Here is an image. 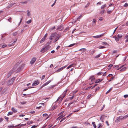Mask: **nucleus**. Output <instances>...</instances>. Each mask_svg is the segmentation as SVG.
<instances>
[{
  "label": "nucleus",
  "mask_w": 128,
  "mask_h": 128,
  "mask_svg": "<svg viewBox=\"0 0 128 128\" xmlns=\"http://www.w3.org/2000/svg\"><path fill=\"white\" fill-rule=\"evenodd\" d=\"M14 79V78H13L11 79V80H9L7 84L8 85H9L12 84Z\"/></svg>",
  "instance_id": "nucleus-1"
},
{
  "label": "nucleus",
  "mask_w": 128,
  "mask_h": 128,
  "mask_svg": "<svg viewBox=\"0 0 128 128\" xmlns=\"http://www.w3.org/2000/svg\"><path fill=\"white\" fill-rule=\"evenodd\" d=\"M48 49V47L45 46L42 48L40 50V52H44Z\"/></svg>",
  "instance_id": "nucleus-2"
},
{
  "label": "nucleus",
  "mask_w": 128,
  "mask_h": 128,
  "mask_svg": "<svg viewBox=\"0 0 128 128\" xmlns=\"http://www.w3.org/2000/svg\"><path fill=\"white\" fill-rule=\"evenodd\" d=\"M95 78L93 76H91L89 79V80H91V83H90V84L91 85L93 84Z\"/></svg>",
  "instance_id": "nucleus-3"
},
{
  "label": "nucleus",
  "mask_w": 128,
  "mask_h": 128,
  "mask_svg": "<svg viewBox=\"0 0 128 128\" xmlns=\"http://www.w3.org/2000/svg\"><path fill=\"white\" fill-rule=\"evenodd\" d=\"M56 33H52V34L50 36L49 38V39L50 40H52L54 38L55 36H56Z\"/></svg>",
  "instance_id": "nucleus-4"
},
{
  "label": "nucleus",
  "mask_w": 128,
  "mask_h": 128,
  "mask_svg": "<svg viewBox=\"0 0 128 128\" xmlns=\"http://www.w3.org/2000/svg\"><path fill=\"white\" fill-rule=\"evenodd\" d=\"M104 33H103L100 35H98L95 36H93V38H98L104 36Z\"/></svg>",
  "instance_id": "nucleus-5"
},
{
  "label": "nucleus",
  "mask_w": 128,
  "mask_h": 128,
  "mask_svg": "<svg viewBox=\"0 0 128 128\" xmlns=\"http://www.w3.org/2000/svg\"><path fill=\"white\" fill-rule=\"evenodd\" d=\"M36 58H33L30 62V64H33L36 60Z\"/></svg>",
  "instance_id": "nucleus-6"
},
{
  "label": "nucleus",
  "mask_w": 128,
  "mask_h": 128,
  "mask_svg": "<svg viewBox=\"0 0 128 128\" xmlns=\"http://www.w3.org/2000/svg\"><path fill=\"white\" fill-rule=\"evenodd\" d=\"M39 83V81L38 80L36 81L32 84V86H36Z\"/></svg>",
  "instance_id": "nucleus-7"
},
{
  "label": "nucleus",
  "mask_w": 128,
  "mask_h": 128,
  "mask_svg": "<svg viewBox=\"0 0 128 128\" xmlns=\"http://www.w3.org/2000/svg\"><path fill=\"white\" fill-rule=\"evenodd\" d=\"M66 66H63V67H61V68H60L58 70H57L56 71V72H60V71L62 70H63L65 68H66Z\"/></svg>",
  "instance_id": "nucleus-8"
},
{
  "label": "nucleus",
  "mask_w": 128,
  "mask_h": 128,
  "mask_svg": "<svg viewBox=\"0 0 128 128\" xmlns=\"http://www.w3.org/2000/svg\"><path fill=\"white\" fill-rule=\"evenodd\" d=\"M60 37V35L59 34L57 35V37L54 40V42H55L56 41H57L59 38Z\"/></svg>",
  "instance_id": "nucleus-9"
},
{
  "label": "nucleus",
  "mask_w": 128,
  "mask_h": 128,
  "mask_svg": "<svg viewBox=\"0 0 128 128\" xmlns=\"http://www.w3.org/2000/svg\"><path fill=\"white\" fill-rule=\"evenodd\" d=\"M42 105L43 106H44V103H42L39 104H38V106L37 108L38 109H40V108L41 107H42Z\"/></svg>",
  "instance_id": "nucleus-10"
},
{
  "label": "nucleus",
  "mask_w": 128,
  "mask_h": 128,
  "mask_svg": "<svg viewBox=\"0 0 128 128\" xmlns=\"http://www.w3.org/2000/svg\"><path fill=\"white\" fill-rule=\"evenodd\" d=\"M26 125V124H19L15 126H18V128H20L21 126H25Z\"/></svg>",
  "instance_id": "nucleus-11"
},
{
  "label": "nucleus",
  "mask_w": 128,
  "mask_h": 128,
  "mask_svg": "<svg viewBox=\"0 0 128 128\" xmlns=\"http://www.w3.org/2000/svg\"><path fill=\"white\" fill-rule=\"evenodd\" d=\"M50 82V80H49L47 82H46L44 84L42 85V87H44L45 86H46L48 84H49Z\"/></svg>",
  "instance_id": "nucleus-12"
},
{
  "label": "nucleus",
  "mask_w": 128,
  "mask_h": 128,
  "mask_svg": "<svg viewBox=\"0 0 128 128\" xmlns=\"http://www.w3.org/2000/svg\"><path fill=\"white\" fill-rule=\"evenodd\" d=\"M12 72L13 71H10V72L8 73L7 74L8 78L9 77L11 76Z\"/></svg>",
  "instance_id": "nucleus-13"
},
{
  "label": "nucleus",
  "mask_w": 128,
  "mask_h": 128,
  "mask_svg": "<svg viewBox=\"0 0 128 128\" xmlns=\"http://www.w3.org/2000/svg\"><path fill=\"white\" fill-rule=\"evenodd\" d=\"M120 119L119 117H118L115 120V122H120Z\"/></svg>",
  "instance_id": "nucleus-14"
},
{
  "label": "nucleus",
  "mask_w": 128,
  "mask_h": 128,
  "mask_svg": "<svg viewBox=\"0 0 128 128\" xmlns=\"http://www.w3.org/2000/svg\"><path fill=\"white\" fill-rule=\"evenodd\" d=\"M65 116V115H62L59 116L57 119V120H59L61 118H62L63 117Z\"/></svg>",
  "instance_id": "nucleus-15"
},
{
  "label": "nucleus",
  "mask_w": 128,
  "mask_h": 128,
  "mask_svg": "<svg viewBox=\"0 0 128 128\" xmlns=\"http://www.w3.org/2000/svg\"><path fill=\"white\" fill-rule=\"evenodd\" d=\"M12 110L14 113H16L17 112V110L14 108H12Z\"/></svg>",
  "instance_id": "nucleus-16"
},
{
  "label": "nucleus",
  "mask_w": 128,
  "mask_h": 128,
  "mask_svg": "<svg viewBox=\"0 0 128 128\" xmlns=\"http://www.w3.org/2000/svg\"><path fill=\"white\" fill-rule=\"evenodd\" d=\"M103 79L100 80V79H98L96 80L95 82L96 83H98L100 82Z\"/></svg>",
  "instance_id": "nucleus-17"
},
{
  "label": "nucleus",
  "mask_w": 128,
  "mask_h": 128,
  "mask_svg": "<svg viewBox=\"0 0 128 128\" xmlns=\"http://www.w3.org/2000/svg\"><path fill=\"white\" fill-rule=\"evenodd\" d=\"M68 90V89H67L66 90H65L63 93L62 95H65L66 96V94Z\"/></svg>",
  "instance_id": "nucleus-18"
},
{
  "label": "nucleus",
  "mask_w": 128,
  "mask_h": 128,
  "mask_svg": "<svg viewBox=\"0 0 128 128\" xmlns=\"http://www.w3.org/2000/svg\"><path fill=\"white\" fill-rule=\"evenodd\" d=\"M106 4H104V5L101 6V9H102L104 8L105 7H106Z\"/></svg>",
  "instance_id": "nucleus-19"
},
{
  "label": "nucleus",
  "mask_w": 128,
  "mask_h": 128,
  "mask_svg": "<svg viewBox=\"0 0 128 128\" xmlns=\"http://www.w3.org/2000/svg\"><path fill=\"white\" fill-rule=\"evenodd\" d=\"M113 38H114L116 41L118 42L119 40V38L118 37L114 36Z\"/></svg>",
  "instance_id": "nucleus-20"
},
{
  "label": "nucleus",
  "mask_w": 128,
  "mask_h": 128,
  "mask_svg": "<svg viewBox=\"0 0 128 128\" xmlns=\"http://www.w3.org/2000/svg\"><path fill=\"white\" fill-rule=\"evenodd\" d=\"M98 128H102V124L101 123H99L98 124Z\"/></svg>",
  "instance_id": "nucleus-21"
},
{
  "label": "nucleus",
  "mask_w": 128,
  "mask_h": 128,
  "mask_svg": "<svg viewBox=\"0 0 128 128\" xmlns=\"http://www.w3.org/2000/svg\"><path fill=\"white\" fill-rule=\"evenodd\" d=\"M104 116H101L100 118V120H101L102 121V122H103V119L104 118Z\"/></svg>",
  "instance_id": "nucleus-22"
},
{
  "label": "nucleus",
  "mask_w": 128,
  "mask_h": 128,
  "mask_svg": "<svg viewBox=\"0 0 128 128\" xmlns=\"http://www.w3.org/2000/svg\"><path fill=\"white\" fill-rule=\"evenodd\" d=\"M50 42H47L45 45V46L48 47V46H49L50 44Z\"/></svg>",
  "instance_id": "nucleus-23"
},
{
  "label": "nucleus",
  "mask_w": 128,
  "mask_h": 128,
  "mask_svg": "<svg viewBox=\"0 0 128 128\" xmlns=\"http://www.w3.org/2000/svg\"><path fill=\"white\" fill-rule=\"evenodd\" d=\"M46 38H43L40 41V42L42 43L44 42V41L45 40Z\"/></svg>",
  "instance_id": "nucleus-24"
},
{
  "label": "nucleus",
  "mask_w": 128,
  "mask_h": 128,
  "mask_svg": "<svg viewBox=\"0 0 128 128\" xmlns=\"http://www.w3.org/2000/svg\"><path fill=\"white\" fill-rule=\"evenodd\" d=\"M105 12V11L104 10H101L100 12V13L101 14H103Z\"/></svg>",
  "instance_id": "nucleus-25"
},
{
  "label": "nucleus",
  "mask_w": 128,
  "mask_h": 128,
  "mask_svg": "<svg viewBox=\"0 0 128 128\" xmlns=\"http://www.w3.org/2000/svg\"><path fill=\"white\" fill-rule=\"evenodd\" d=\"M101 54H100L97 55L95 56L94 57V58H99L101 55Z\"/></svg>",
  "instance_id": "nucleus-26"
},
{
  "label": "nucleus",
  "mask_w": 128,
  "mask_h": 128,
  "mask_svg": "<svg viewBox=\"0 0 128 128\" xmlns=\"http://www.w3.org/2000/svg\"><path fill=\"white\" fill-rule=\"evenodd\" d=\"M92 124L93 125L94 128H96V126L95 124V122H92Z\"/></svg>",
  "instance_id": "nucleus-27"
},
{
  "label": "nucleus",
  "mask_w": 128,
  "mask_h": 128,
  "mask_svg": "<svg viewBox=\"0 0 128 128\" xmlns=\"http://www.w3.org/2000/svg\"><path fill=\"white\" fill-rule=\"evenodd\" d=\"M65 96V95H62H62H61V96L60 97V98H61V100H61V101H62V100L63 99V98Z\"/></svg>",
  "instance_id": "nucleus-28"
},
{
  "label": "nucleus",
  "mask_w": 128,
  "mask_h": 128,
  "mask_svg": "<svg viewBox=\"0 0 128 128\" xmlns=\"http://www.w3.org/2000/svg\"><path fill=\"white\" fill-rule=\"evenodd\" d=\"M74 65L73 64H70V65L68 66L67 67V69H68L69 68H71V67H72Z\"/></svg>",
  "instance_id": "nucleus-29"
},
{
  "label": "nucleus",
  "mask_w": 128,
  "mask_h": 128,
  "mask_svg": "<svg viewBox=\"0 0 128 128\" xmlns=\"http://www.w3.org/2000/svg\"><path fill=\"white\" fill-rule=\"evenodd\" d=\"M13 114V112H8V115H10L12 114Z\"/></svg>",
  "instance_id": "nucleus-30"
},
{
  "label": "nucleus",
  "mask_w": 128,
  "mask_h": 128,
  "mask_svg": "<svg viewBox=\"0 0 128 128\" xmlns=\"http://www.w3.org/2000/svg\"><path fill=\"white\" fill-rule=\"evenodd\" d=\"M122 35L121 34H118V36H117L120 38H121L122 37Z\"/></svg>",
  "instance_id": "nucleus-31"
},
{
  "label": "nucleus",
  "mask_w": 128,
  "mask_h": 128,
  "mask_svg": "<svg viewBox=\"0 0 128 128\" xmlns=\"http://www.w3.org/2000/svg\"><path fill=\"white\" fill-rule=\"evenodd\" d=\"M8 127L9 128H13L14 127V126L13 125H8Z\"/></svg>",
  "instance_id": "nucleus-32"
},
{
  "label": "nucleus",
  "mask_w": 128,
  "mask_h": 128,
  "mask_svg": "<svg viewBox=\"0 0 128 128\" xmlns=\"http://www.w3.org/2000/svg\"><path fill=\"white\" fill-rule=\"evenodd\" d=\"M114 76H113L112 78H111L110 80L108 81V82H110L112 80H114Z\"/></svg>",
  "instance_id": "nucleus-33"
},
{
  "label": "nucleus",
  "mask_w": 128,
  "mask_h": 128,
  "mask_svg": "<svg viewBox=\"0 0 128 128\" xmlns=\"http://www.w3.org/2000/svg\"><path fill=\"white\" fill-rule=\"evenodd\" d=\"M112 89V88H110V89L106 92V94H107L109 93L110 91H111Z\"/></svg>",
  "instance_id": "nucleus-34"
},
{
  "label": "nucleus",
  "mask_w": 128,
  "mask_h": 128,
  "mask_svg": "<svg viewBox=\"0 0 128 128\" xmlns=\"http://www.w3.org/2000/svg\"><path fill=\"white\" fill-rule=\"evenodd\" d=\"M32 123V122L30 121H29L28 122L27 124H30Z\"/></svg>",
  "instance_id": "nucleus-35"
},
{
  "label": "nucleus",
  "mask_w": 128,
  "mask_h": 128,
  "mask_svg": "<svg viewBox=\"0 0 128 128\" xmlns=\"http://www.w3.org/2000/svg\"><path fill=\"white\" fill-rule=\"evenodd\" d=\"M86 50V49L85 48H82L80 49V51H82V52H84L85 51V50Z\"/></svg>",
  "instance_id": "nucleus-36"
},
{
  "label": "nucleus",
  "mask_w": 128,
  "mask_h": 128,
  "mask_svg": "<svg viewBox=\"0 0 128 128\" xmlns=\"http://www.w3.org/2000/svg\"><path fill=\"white\" fill-rule=\"evenodd\" d=\"M106 48V47L105 46H101L99 47V48L100 49H101L102 48Z\"/></svg>",
  "instance_id": "nucleus-37"
},
{
  "label": "nucleus",
  "mask_w": 128,
  "mask_h": 128,
  "mask_svg": "<svg viewBox=\"0 0 128 128\" xmlns=\"http://www.w3.org/2000/svg\"><path fill=\"white\" fill-rule=\"evenodd\" d=\"M31 22H32L31 20H30L27 21L26 22V23L27 24H30Z\"/></svg>",
  "instance_id": "nucleus-38"
},
{
  "label": "nucleus",
  "mask_w": 128,
  "mask_h": 128,
  "mask_svg": "<svg viewBox=\"0 0 128 128\" xmlns=\"http://www.w3.org/2000/svg\"><path fill=\"white\" fill-rule=\"evenodd\" d=\"M27 15L28 16L30 15V13L29 10H27Z\"/></svg>",
  "instance_id": "nucleus-39"
},
{
  "label": "nucleus",
  "mask_w": 128,
  "mask_h": 128,
  "mask_svg": "<svg viewBox=\"0 0 128 128\" xmlns=\"http://www.w3.org/2000/svg\"><path fill=\"white\" fill-rule=\"evenodd\" d=\"M17 34H18L17 32H16L13 33L12 35L14 36H16Z\"/></svg>",
  "instance_id": "nucleus-40"
},
{
  "label": "nucleus",
  "mask_w": 128,
  "mask_h": 128,
  "mask_svg": "<svg viewBox=\"0 0 128 128\" xmlns=\"http://www.w3.org/2000/svg\"><path fill=\"white\" fill-rule=\"evenodd\" d=\"M66 118V117H64L63 118L60 120V122H62V121L64 120Z\"/></svg>",
  "instance_id": "nucleus-41"
},
{
  "label": "nucleus",
  "mask_w": 128,
  "mask_h": 128,
  "mask_svg": "<svg viewBox=\"0 0 128 128\" xmlns=\"http://www.w3.org/2000/svg\"><path fill=\"white\" fill-rule=\"evenodd\" d=\"M2 46V48H4L6 47L7 46V45H6V44L3 45H2L1 44H0V46Z\"/></svg>",
  "instance_id": "nucleus-42"
},
{
  "label": "nucleus",
  "mask_w": 128,
  "mask_h": 128,
  "mask_svg": "<svg viewBox=\"0 0 128 128\" xmlns=\"http://www.w3.org/2000/svg\"><path fill=\"white\" fill-rule=\"evenodd\" d=\"M128 117V114H127V115L125 116H124L123 117V119H125L127 118Z\"/></svg>",
  "instance_id": "nucleus-43"
},
{
  "label": "nucleus",
  "mask_w": 128,
  "mask_h": 128,
  "mask_svg": "<svg viewBox=\"0 0 128 128\" xmlns=\"http://www.w3.org/2000/svg\"><path fill=\"white\" fill-rule=\"evenodd\" d=\"M48 116V115L47 114H43V116L44 117H47Z\"/></svg>",
  "instance_id": "nucleus-44"
},
{
  "label": "nucleus",
  "mask_w": 128,
  "mask_h": 128,
  "mask_svg": "<svg viewBox=\"0 0 128 128\" xmlns=\"http://www.w3.org/2000/svg\"><path fill=\"white\" fill-rule=\"evenodd\" d=\"M74 103V104H75L76 103V102L75 101H74L73 102H70V104H71L73 103Z\"/></svg>",
  "instance_id": "nucleus-45"
},
{
  "label": "nucleus",
  "mask_w": 128,
  "mask_h": 128,
  "mask_svg": "<svg viewBox=\"0 0 128 128\" xmlns=\"http://www.w3.org/2000/svg\"><path fill=\"white\" fill-rule=\"evenodd\" d=\"M12 18L11 17H10L8 19V20L9 22H12Z\"/></svg>",
  "instance_id": "nucleus-46"
},
{
  "label": "nucleus",
  "mask_w": 128,
  "mask_h": 128,
  "mask_svg": "<svg viewBox=\"0 0 128 128\" xmlns=\"http://www.w3.org/2000/svg\"><path fill=\"white\" fill-rule=\"evenodd\" d=\"M102 44H103L105 45H108V44L106 42H102Z\"/></svg>",
  "instance_id": "nucleus-47"
},
{
  "label": "nucleus",
  "mask_w": 128,
  "mask_h": 128,
  "mask_svg": "<svg viewBox=\"0 0 128 128\" xmlns=\"http://www.w3.org/2000/svg\"><path fill=\"white\" fill-rule=\"evenodd\" d=\"M75 44H70V45H69L68 46L69 47H72V46H74Z\"/></svg>",
  "instance_id": "nucleus-48"
},
{
  "label": "nucleus",
  "mask_w": 128,
  "mask_h": 128,
  "mask_svg": "<svg viewBox=\"0 0 128 128\" xmlns=\"http://www.w3.org/2000/svg\"><path fill=\"white\" fill-rule=\"evenodd\" d=\"M119 65H116L114 66V67L115 68H117L119 67Z\"/></svg>",
  "instance_id": "nucleus-49"
},
{
  "label": "nucleus",
  "mask_w": 128,
  "mask_h": 128,
  "mask_svg": "<svg viewBox=\"0 0 128 128\" xmlns=\"http://www.w3.org/2000/svg\"><path fill=\"white\" fill-rule=\"evenodd\" d=\"M20 103L22 105H23V104H26V102H20Z\"/></svg>",
  "instance_id": "nucleus-50"
},
{
  "label": "nucleus",
  "mask_w": 128,
  "mask_h": 128,
  "mask_svg": "<svg viewBox=\"0 0 128 128\" xmlns=\"http://www.w3.org/2000/svg\"><path fill=\"white\" fill-rule=\"evenodd\" d=\"M128 4L127 3H126L124 5V6L125 7H127L128 6Z\"/></svg>",
  "instance_id": "nucleus-51"
},
{
  "label": "nucleus",
  "mask_w": 128,
  "mask_h": 128,
  "mask_svg": "<svg viewBox=\"0 0 128 128\" xmlns=\"http://www.w3.org/2000/svg\"><path fill=\"white\" fill-rule=\"evenodd\" d=\"M96 22V20L95 19H93L92 20V22L93 23H95Z\"/></svg>",
  "instance_id": "nucleus-52"
},
{
  "label": "nucleus",
  "mask_w": 128,
  "mask_h": 128,
  "mask_svg": "<svg viewBox=\"0 0 128 128\" xmlns=\"http://www.w3.org/2000/svg\"><path fill=\"white\" fill-rule=\"evenodd\" d=\"M101 4V2H98L96 4V5H100Z\"/></svg>",
  "instance_id": "nucleus-53"
},
{
  "label": "nucleus",
  "mask_w": 128,
  "mask_h": 128,
  "mask_svg": "<svg viewBox=\"0 0 128 128\" xmlns=\"http://www.w3.org/2000/svg\"><path fill=\"white\" fill-rule=\"evenodd\" d=\"M118 117L121 120L122 119H123V118L122 116H120Z\"/></svg>",
  "instance_id": "nucleus-54"
},
{
  "label": "nucleus",
  "mask_w": 128,
  "mask_h": 128,
  "mask_svg": "<svg viewBox=\"0 0 128 128\" xmlns=\"http://www.w3.org/2000/svg\"><path fill=\"white\" fill-rule=\"evenodd\" d=\"M102 72H99L97 74V75H101L102 74Z\"/></svg>",
  "instance_id": "nucleus-55"
},
{
  "label": "nucleus",
  "mask_w": 128,
  "mask_h": 128,
  "mask_svg": "<svg viewBox=\"0 0 128 128\" xmlns=\"http://www.w3.org/2000/svg\"><path fill=\"white\" fill-rule=\"evenodd\" d=\"M82 16V15H80V16H79L78 17V18H77V20H78Z\"/></svg>",
  "instance_id": "nucleus-56"
},
{
  "label": "nucleus",
  "mask_w": 128,
  "mask_h": 128,
  "mask_svg": "<svg viewBox=\"0 0 128 128\" xmlns=\"http://www.w3.org/2000/svg\"><path fill=\"white\" fill-rule=\"evenodd\" d=\"M99 20L100 21H102V17H100L99 18Z\"/></svg>",
  "instance_id": "nucleus-57"
},
{
  "label": "nucleus",
  "mask_w": 128,
  "mask_h": 128,
  "mask_svg": "<svg viewBox=\"0 0 128 128\" xmlns=\"http://www.w3.org/2000/svg\"><path fill=\"white\" fill-rule=\"evenodd\" d=\"M45 77V75H44L42 76V80H43V79H44V78Z\"/></svg>",
  "instance_id": "nucleus-58"
},
{
  "label": "nucleus",
  "mask_w": 128,
  "mask_h": 128,
  "mask_svg": "<svg viewBox=\"0 0 128 128\" xmlns=\"http://www.w3.org/2000/svg\"><path fill=\"white\" fill-rule=\"evenodd\" d=\"M5 118L6 119V120L7 121H8V117H6V116L5 117Z\"/></svg>",
  "instance_id": "nucleus-59"
},
{
  "label": "nucleus",
  "mask_w": 128,
  "mask_h": 128,
  "mask_svg": "<svg viewBox=\"0 0 128 128\" xmlns=\"http://www.w3.org/2000/svg\"><path fill=\"white\" fill-rule=\"evenodd\" d=\"M124 98H126L128 97V94L125 95H124Z\"/></svg>",
  "instance_id": "nucleus-60"
},
{
  "label": "nucleus",
  "mask_w": 128,
  "mask_h": 128,
  "mask_svg": "<svg viewBox=\"0 0 128 128\" xmlns=\"http://www.w3.org/2000/svg\"><path fill=\"white\" fill-rule=\"evenodd\" d=\"M22 18L20 19V23H19L18 25H19L21 23V22L22 21Z\"/></svg>",
  "instance_id": "nucleus-61"
},
{
  "label": "nucleus",
  "mask_w": 128,
  "mask_h": 128,
  "mask_svg": "<svg viewBox=\"0 0 128 128\" xmlns=\"http://www.w3.org/2000/svg\"><path fill=\"white\" fill-rule=\"evenodd\" d=\"M53 66V64H52L50 65V68H52Z\"/></svg>",
  "instance_id": "nucleus-62"
},
{
  "label": "nucleus",
  "mask_w": 128,
  "mask_h": 128,
  "mask_svg": "<svg viewBox=\"0 0 128 128\" xmlns=\"http://www.w3.org/2000/svg\"><path fill=\"white\" fill-rule=\"evenodd\" d=\"M35 112L33 110V111H31L30 112V113L31 114H34V113Z\"/></svg>",
  "instance_id": "nucleus-63"
},
{
  "label": "nucleus",
  "mask_w": 128,
  "mask_h": 128,
  "mask_svg": "<svg viewBox=\"0 0 128 128\" xmlns=\"http://www.w3.org/2000/svg\"><path fill=\"white\" fill-rule=\"evenodd\" d=\"M112 66H113L112 64H110L109 65L108 67L110 68V67H112Z\"/></svg>",
  "instance_id": "nucleus-64"
}]
</instances>
